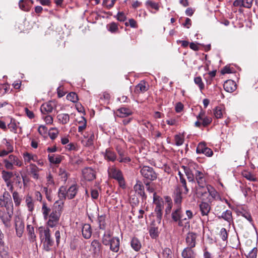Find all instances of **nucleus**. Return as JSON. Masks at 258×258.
Listing matches in <instances>:
<instances>
[{"label":"nucleus","mask_w":258,"mask_h":258,"mask_svg":"<svg viewBox=\"0 0 258 258\" xmlns=\"http://www.w3.org/2000/svg\"><path fill=\"white\" fill-rule=\"evenodd\" d=\"M62 209V203L56 201L53 206L52 212L48 215L47 225L53 228L58 225Z\"/></svg>","instance_id":"obj_1"},{"label":"nucleus","mask_w":258,"mask_h":258,"mask_svg":"<svg viewBox=\"0 0 258 258\" xmlns=\"http://www.w3.org/2000/svg\"><path fill=\"white\" fill-rule=\"evenodd\" d=\"M140 172L144 179L152 181L157 178V174L151 167L144 166L141 168Z\"/></svg>","instance_id":"obj_2"},{"label":"nucleus","mask_w":258,"mask_h":258,"mask_svg":"<svg viewBox=\"0 0 258 258\" xmlns=\"http://www.w3.org/2000/svg\"><path fill=\"white\" fill-rule=\"evenodd\" d=\"M184 173L189 182L194 181L195 180V170H197L198 165L195 163H189L187 166H182Z\"/></svg>","instance_id":"obj_3"},{"label":"nucleus","mask_w":258,"mask_h":258,"mask_svg":"<svg viewBox=\"0 0 258 258\" xmlns=\"http://www.w3.org/2000/svg\"><path fill=\"white\" fill-rule=\"evenodd\" d=\"M43 248L46 251L50 250L51 247L53 244V241L51 238L50 231L49 228L44 230V237L42 239Z\"/></svg>","instance_id":"obj_4"},{"label":"nucleus","mask_w":258,"mask_h":258,"mask_svg":"<svg viewBox=\"0 0 258 258\" xmlns=\"http://www.w3.org/2000/svg\"><path fill=\"white\" fill-rule=\"evenodd\" d=\"M0 207H5L6 209H9V210L14 209L11 196L8 191H5L3 198L0 197Z\"/></svg>","instance_id":"obj_5"},{"label":"nucleus","mask_w":258,"mask_h":258,"mask_svg":"<svg viewBox=\"0 0 258 258\" xmlns=\"http://www.w3.org/2000/svg\"><path fill=\"white\" fill-rule=\"evenodd\" d=\"M108 172L109 176L117 180L120 185L124 184L123 176L120 170L115 167H112L108 169Z\"/></svg>","instance_id":"obj_6"},{"label":"nucleus","mask_w":258,"mask_h":258,"mask_svg":"<svg viewBox=\"0 0 258 258\" xmlns=\"http://www.w3.org/2000/svg\"><path fill=\"white\" fill-rule=\"evenodd\" d=\"M6 210V211L4 207L0 209V218L6 226H8L13 214L14 209H12L11 210H9V209Z\"/></svg>","instance_id":"obj_7"},{"label":"nucleus","mask_w":258,"mask_h":258,"mask_svg":"<svg viewBox=\"0 0 258 258\" xmlns=\"http://www.w3.org/2000/svg\"><path fill=\"white\" fill-rule=\"evenodd\" d=\"M182 211L181 206L178 205L176 206V209L173 210L171 214L172 220L174 222H178V225L181 226L182 225V221L186 220V218H182Z\"/></svg>","instance_id":"obj_8"},{"label":"nucleus","mask_w":258,"mask_h":258,"mask_svg":"<svg viewBox=\"0 0 258 258\" xmlns=\"http://www.w3.org/2000/svg\"><path fill=\"white\" fill-rule=\"evenodd\" d=\"M134 189L136 193L140 196L143 201L147 199V196L145 192L144 186L140 180H137L136 184L134 186Z\"/></svg>","instance_id":"obj_9"},{"label":"nucleus","mask_w":258,"mask_h":258,"mask_svg":"<svg viewBox=\"0 0 258 258\" xmlns=\"http://www.w3.org/2000/svg\"><path fill=\"white\" fill-rule=\"evenodd\" d=\"M84 178L87 181H92L96 178V172L91 167H86L82 170Z\"/></svg>","instance_id":"obj_10"},{"label":"nucleus","mask_w":258,"mask_h":258,"mask_svg":"<svg viewBox=\"0 0 258 258\" xmlns=\"http://www.w3.org/2000/svg\"><path fill=\"white\" fill-rule=\"evenodd\" d=\"M15 228L17 235L20 237L22 236L24 229V223L23 220L19 216H16L15 219Z\"/></svg>","instance_id":"obj_11"},{"label":"nucleus","mask_w":258,"mask_h":258,"mask_svg":"<svg viewBox=\"0 0 258 258\" xmlns=\"http://www.w3.org/2000/svg\"><path fill=\"white\" fill-rule=\"evenodd\" d=\"M194 175L195 179H196L199 186L201 187H204L205 185V178L204 173L197 169V170H195Z\"/></svg>","instance_id":"obj_12"},{"label":"nucleus","mask_w":258,"mask_h":258,"mask_svg":"<svg viewBox=\"0 0 258 258\" xmlns=\"http://www.w3.org/2000/svg\"><path fill=\"white\" fill-rule=\"evenodd\" d=\"M55 106L54 102L49 101L43 104L41 106L40 110L43 114H47L51 112Z\"/></svg>","instance_id":"obj_13"},{"label":"nucleus","mask_w":258,"mask_h":258,"mask_svg":"<svg viewBox=\"0 0 258 258\" xmlns=\"http://www.w3.org/2000/svg\"><path fill=\"white\" fill-rule=\"evenodd\" d=\"M182 192L183 193L182 188L179 186H176L174 192V201L177 205H180L182 199Z\"/></svg>","instance_id":"obj_14"},{"label":"nucleus","mask_w":258,"mask_h":258,"mask_svg":"<svg viewBox=\"0 0 258 258\" xmlns=\"http://www.w3.org/2000/svg\"><path fill=\"white\" fill-rule=\"evenodd\" d=\"M223 87L226 92L231 93L236 90V84L233 80H228L224 82Z\"/></svg>","instance_id":"obj_15"},{"label":"nucleus","mask_w":258,"mask_h":258,"mask_svg":"<svg viewBox=\"0 0 258 258\" xmlns=\"http://www.w3.org/2000/svg\"><path fill=\"white\" fill-rule=\"evenodd\" d=\"M28 174L32 176L34 179H37L39 178V172L40 169L34 164L31 163L29 166Z\"/></svg>","instance_id":"obj_16"},{"label":"nucleus","mask_w":258,"mask_h":258,"mask_svg":"<svg viewBox=\"0 0 258 258\" xmlns=\"http://www.w3.org/2000/svg\"><path fill=\"white\" fill-rule=\"evenodd\" d=\"M196 238V235L192 232L187 234L185 239L187 247L193 248L195 246Z\"/></svg>","instance_id":"obj_17"},{"label":"nucleus","mask_w":258,"mask_h":258,"mask_svg":"<svg viewBox=\"0 0 258 258\" xmlns=\"http://www.w3.org/2000/svg\"><path fill=\"white\" fill-rule=\"evenodd\" d=\"M67 190V198L69 200L74 199L76 196L78 191V186L74 184L71 185Z\"/></svg>","instance_id":"obj_18"},{"label":"nucleus","mask_w":258,"mask_h":258,"mask_svg":"<svg viewBox=\"0 0 258 258\" xmlns=\"http://www.w3.org/2000/svg\"><path fill=\"white\" fill-rule=\"evenodd\" d=\"M149 86L145 81H141L135 87L134 92L136 94L144 93L148 90Z\"/></svg>","instance_id":"obj_19"},{"label":"nucleus","mask_w":258,"mask_h":258,"mask_svg":"<svg viewBox=\"0 0 258 258\" xmlns=\"http://www.w3.org/2000/svg\"><path fill=\"white\" fill-rule=\"evenodd\" d=\"M82 235L85 239H89L92 235L91 226L89 224H85L82 229Z\"/></svg>","instance_id":"obj_20"},{"label":"nucleus","mask_w":258,"mask_h":258,"mask_svg":"<svg viewBox=\"0 0 258 258\" xmlns=\"http://www.w3.org/2000/svg\"><path fill=\"white\" fill-rule=\"evenodd\" d=\"M119 239L117 237H113L111 239L110 242V249L115 252H117L119 250Z\"/></svg>","instance_id":"obj_21"},{"label":"nucleus","mask_w":258,"mask_h":258,"mask_svg":"<svg viewBox=\"0 0 258 258\" xmlns=\"http://www.w3.org/2000/svg\"><path fill=\"white\" fill-rule=\"evenodd\" d=\"M183 258H195L196 253L190 247L185 248L182 252Z\"/></svg>","instance_id":"obj_22"},{"label":"nucleus","mask_w":258,"mask_h":258,"mask_svg":"<svg viewBox=\"0 0 258 258\" xmlns=\"http://www.w3.org/2000/svg\"><path fill=\"white\" fill-rule=\"evenodd\" d=\"M200 211L203 216H208L211 210V207L206 202H202L200 205Z\"/></svg>","instance_id":"obj_23"},{"label":"nucleus","mask_w":258,"mask_h":258,"mask_svg":"<svg viewBox=\"0 0 258 258\" xmlns=\"http://www.w3.org/2000/svg\"><path fill=\"white\" fill-rule=\"evenodd\" d=\"M218 214L219 213H217V217L219 219L222 218L225 220L227 221L229 223H230L233 221L232 212L230 210H226V211L223 212L221 215H218Z\"/></svg>","instance_id":"obj_24"},{"label":"nucleus","mask_w":258,"mask_h":258,"mask_svg":"<svg viewBox=\"0 0 258 258\" xmlns=\"http://www.w3.org/2000/svg\"><path fill=\"white\" fill-rule=\"evenodd\" d=\"M67 190L66 188L63 186H60L58 190V195L59 198V200H58L57 201H58L60 203H62V205L63 204V201L67 198Z\"/></svg>","instance_id":"obj_25"},{"label":"nucleus","mask_w":258,"mask_h":258,"mask_svg":"<svg viewBox=\"0 0 258 258\" xmlns=\"http://www.w3.org/2000/svg\"><path fill=\"white\" fill-rule=\"evenodd\" d=\"M91 247L95 254L98 255L101 251V244L97 240H94L91 242Z\"/></svg>","instance_id":"obj_26"},{"label":"nucleus","mask_w":258,"mask_h":258,"mask_svg":"<svg viewBox=\"0 0 258 258\" xmlns=\"http://www.w3.org/2000/svg\"><path fill=\"white\" fill-rule=\"evenodd\" d=\"M117 116L120 117H125L132 114V112L127 108L121 107L117 111Z\"/></svg>","instance_id":"obj_27"},{"label":"nucleus","mask_w":258,"mask_h":258,"mask_svg":"<svg viewBox=\"0 0 258 258\" xmlns=\"http://www.w3.org/2000/svg\"><path fill=\"white\" fill-rule=\"evenodd\" d=\"M156 208L155 209V212L157 214V217L158 219H161L162 215V209L163 207V202H155Z\"/></svg>","instance_id":"obj_28"},{"label":"nucleus","mask_w":258,"mask_h":258,"mask_svg":"<svg viewBox=\"0 0 258 258\" xmlns=\"http://www.w3.org/2000/svg\"><path fill=\"white\" fill-rule=\"evenodd\" d=\"M104 158L109 161H114L116 159V156L113 151L110 149H107L106 150Z\"/></svg>","instance_id":"obj_29"},{"label":"nucleus","mask_w":258,"mask_h":258,"mask_svg":"<svg viewBox=\"0 0 258 258\" xmlns=\"http://www.w3.org/2000/svg\"><path fill=\"white\" fill-rule=\"evenodd\" d=\"M207 189L208 192L211 197L214 200H218L220 199V196L218 192L215 189V188L210 185H207Z\"/></svg>","instance_id":"obj_30"},{"label":"nucleus","mask_w":258,"mask_h":258,"mask_svg":"<svg viewBox=\"0 0 258 258\" xmlns=\"http://www.w3.org/2000/svg\"><path fill=\"white\" fill-rule=\"evenodd\" d=\"M132 247L136 251H138L141 248V243L140 240L136 237L132 238L131 241Z\"/></svg>","instance_id":"obj_31"},{"label":"nucleus","mask_w":258,"mask_h":258,"mask_svg":"<svg viewBox=\"0 0 258 258\" xmlns=\"http://www.w3.org/2000/svg\"><path fill=\"white\" fill-rule=\"evenodd\" d=\"M8 248L5 246L4 242L0 241V255L2 258H9Z\"/></svg>","instance_id":"obj_32"},{"label":"nucleus","mask_w":258,"mask_h":258,"mask_svg":"<svg viewBox=\"0 0 258 258\" xmlns=\"http://www.w3.org/2000/svg\"><path fill=\"white\" fill-rule=\"evenodd\" d=\"M57 118L62 124H67L70 120V116L67 113L59 114L57 116Z\"/></svg>","instance_id":"obj_33"},{"label":"nucleus","mask_w":258,"mask_h":258,"mask_svg":"<svg viewBox=\"0 0 258 258\" xmlns=\"http://www.w3.org/2000/svg\"><path fill=\"white\" fill-rule=\"evenodd\" d=\"M23 157L25 163H30L31 160L34 162L37 161V156L28 152L23 154Z\"/></svg>","instance_id":"obj_34"},{"label":"nucleus","mask_w":258,"mask_h":258,"mask_svg":"<svg viewBox=\"0 0 258 258\" xmlns=\"http://www.w3.org/2000/svg\"><path fill=\"white\" fill-rule=\"evenodd\" d=\"M8 159L9 162L13 163L17 166L20 167L22 165V162L19 159L18 157L14 155H10Z\"/></svg>","instance_id":"obj_35"},{"label":"nucleus","mask_w":258,"mask_h":258,"mask_svg":"<svg viewBox=\"0 0 258 258\" xmlns=\"http://www.w3.org/2000/svg\"><path fill=\"white\" fill-rule=\"evenodd\" d=\"M84 137L87 140L85 144L86 146H89L93 144V140L94 139V135L92 132L88 133L87 135H85Z\"/></svg>","instance_id":"obj_36"},{"label":"nucleus","mask_w":258,"mask_h":258,"mask_svg":"<svg viewBox=\"0 0 258 258\" xmlns=\"http://www.w3.org/2000/svg\"><path fill=\"white\" fill-rule=\"evenodd\" d=\"M25 202L28 210L30 212H32L34 210V206L32 197L27 195L26 197Z\"/></svg>","instance_id":"obj_37"},{"label":"nucleus","mask_w":258,"mask_h":258,"mask_svg":"<svg viewBox=\"0 0 258 258\" xmlns=\"http://www.w3.org/2000/svg\"><path fill=\"white\" fill-rule=\"evenodd\" d=\"M111 234L110 231H108L106 232H105L102 238V243L103 244L105 245H109L110 242L111 240Z\"/></svg>","instance_id":"obj_38"},{"label":"nucleus","mask_w":258,"mask_h":258,"mask_svg":"<svg viewBox=\"0 0 258 258\" xmlns=\"http://www.w3.org/2000/svg\"><path fill=\"white\" fill-rule=\"evenodd\" d=\"M105 218L106 216L105 215H99L98 217V222L100 229L104 230L106 227Z\"/></svg>","instance_id":"obj_39"},{"label":"nucleus","mask_w":258,"mask_h":258,"mask_svg":"<svg viewBox=\"0 0 258 258\" xmlns=\"http://www.w3.org/2000/svg\"><path fill=\"white\" fill-rule=\"evenodd\" d=\"M50 209L47 206L46 203H43L42 207V212L45 220L48 219V215L50 214Z\"/></svg>","instance_id":"obj_40"},{"label":"nucleus","mask_w":258,"mask_h":258,"mask_svg":"<svg viewBox=\"0 0 258 258\" xmlns=\"http://www.w3.org/2000/svg\"><path fill=\"white\" fill-rule=\"evenodd\" d=\"M48 159L50 163L53 164H59L61 161V157L60 155L54 156L52 155H48Z\"/></svg>","instance_id":"obj_41"},{"label":"nucleus","mask_w":258,"mask_h":258,"mask_svg":"<svg viewBox=\"0 0 258 258\" xmlns=\"http://www.w3.org/2000/svg\"><path fill=\"white\" fill-rule=\"evenodd\" d=\"M27 230L28 232L29 238L31 240L34 241L36 238V236L34 233V227L31 225H27Z\"/></svg>","instance_id":"obj_42"},{"label":"nucleus","mask_w":258,"mask_h":258,"mask_svg":"<svg viewBox=\"0 0 258 258\" xmlns=\"http://www.w3.org/2000/svg\"><path fill=\"white\" fill-rule=\"evenodd\" d=\"M2 178L5 181L11 180V178L13 176V173L12 172L3 170L2 172Z\"/></svg>","instance_id":"obj_43"},{"label":"nucleus","mask_w":258,"mask_h":258,"mask_svg":"<svg viewBox=\"0 0 258 258\" xmlns=\"http://www.w3.org/2000/svg\"><path fill=\"white\" fill-rule=\"evenodd\" d=\"M242 174L244 177L246 178L247 179L249 180L253 181H255L256 180V178L249 172H248L247 171H244L242 173Z\"/></svg>","instance_id":"obj_44"},{"label":"nucleus","mask_w":258,"mask_h":258,"mask_svg":"<svg viewBox=\"0 0 258 258\" xmlns=\"http://www.w3.org/2000/svg\"><path fill=\"white\" fill-rule=\"evenodd\" d=\"M107 29L111 33H115L118 30L117 24L114 22H112L107 25Z\"/></svg>","instance_id":"obj_45"},{"label":"nucleus","mask_w":258,"mask_h":258,"mask_svg":"<svg viewBox=\"0 0 258 258\" xmlns=\"http://www.w3.org/2000/svg\"><path fill=\"white\" fill-rule=\"evenodd\" d=\"M194 82L196 84L198 85L201 91H202L204 88L205 85L202 81V78L201 77H197L195 78Z\"/></svg>","instance_id":"obj_46"},{"label":"nucleus","mask_w":258,"mask_h":258,"mask_svg":"<svg viewBox=\"0 0 258 258\" xmlns=\"http://www.w3.org/2000/svg\"><path fill=\"white\" fill-rule=\"evenodd\" d=\"M67 99L73 102H76L78 100V96L75 92H71L68 94Z\"/></svg>","instance_id":"obj_47"},{"label":"nucleus","mask_w":258,"mask_h":258,"mask_svg":"<svg viewBox=\"0 0 258 258\" xmlns=\"http://www.w3.org/2000/svg\"><path fill=\"white\" fill-rule=\"evenodd\" d=\"M150 235L152 238H156L158 236V230L157 227H152L149 230Z\"/></svg>","instance_id":"obj_48"},{"label":"nucleus","mask_w":258,"mask_h":258,"mask_svg":"<svg viewBox=\"0 0 258 258\" xmlns=\"http://www.w3.org/2000/svg\"><path fill=\"white\" fill-rule=\"evenodd\" d=\"M214 115L217 118H221L223 116V111L221 107L217 106L214 110Z\"/></svg>","instance_id":"obj_49"},{"label":"nucleus","mask_w":258,"mask_h":258,"mask_svg":"<svg viewBox=\"0 0 258 258\" xmlns=\"http://www.w3.org/2000/svg\"><path fill=\"white\" fill-rule=\"evenodd\" d=\"M13 198L15 205L16 206H19L21 202V199L20 198L18 192L14 191L13 193Z\"/></svg>","instance_id":"obj_50"},{"label":"nucleus","mask_w":258,"mask_h":258,"mask_svg":"<svg viewBox=\"0 0 258 258\" xmlns=\"http://www.w3.org/2000/svg\"><path fill=\"white\" fill-rule=\"evenodd\" d=\"M58 134L57 130L54 128H52L49 132V136L52 140L55 139Z\"/></svg>","instance_id":"obj_51"},{"label":"nucleus","mask_w":258,"mask_h":258,"mask_svg":"<svg viewBox=\"0 0 258 258\" xmlns=\"http://www.w3.org/2000/svg\"><path fill=\"white\" fill-rule=\"evenodd\" d=\"M115 0H103V5L106 6L108 9L113 7Z\"/></svg>","instance_id":"obj_52"},{"label":"nucleus","mask_w":258,"mask_h":258,"mask_svg":"<svg viewBox=\"0 0 258 258\" xmlns=\"http://www.w3.org/2000/svg\"><path fill=\"white\" fill-rule=\"evenodd\" d=\"M4 162L5 163V166L7 169L13 170L14 164L13 163L9 162L8 159H4Z\"/></svg>","instance_id":"obj_53"},{"label":"nucleus","mask_w":258,"mask_h":258,"mask_svg":"<svg viewBox=\"0 0 258 258\" xmlns=\"http://www.w3.org/2000/svg\"><path fill=\"white\" fill-rule=\"evenodd\" d=\"M207 147L204 143H200L198 145L197 148V153H203L204 152L205 149H206Z\"/></svg>","instance_id":"obj_54"},{"label":"nucleus","mask_w":258,"mask_h":258,"mask_svg":"<svg viewBox=\"0 0 258 258\" xmlns=\"http://www.w3.org/2000/svg\"><path fill=\"white\" fill-rule=\"evenodd\" d=\"M163 256L166 258H171L172 252L170 248H165L162 251Z\"/></svg>","instance_id":"obj_55"},{"label":"nucleus","mask_w":258,"mask_h":258,"mask_svg":"<svg viewBox=\"0 0 258 258\" xmlns=\"http://www.w3.org/2000/svg\"><path fill=\"white\" fill-rule=\"evenodd\" d=\"M179 180L180 183L182 184V186L184 188V191H183V194L186 195L188 192V189L186 186V180L183 177H180Z\"/></svg>","instance_id":"obj_56"},{"label":"nucleus","mask_w":258,"mask_h":258,"mask_svg":"<svg viewBox=\"0 0 258 258\" xmlns=\"http://www.w3.org/2000/svg\"><path fill=\"white\" fill-rule=\"evenodd\" d=\"M220 235L223 240L226 241L227 239L228 233L225 228H222L221 229Z\"/></svg>","instance_id":"obj_57"},{"label":"nucleus","mask_w":258,"mask_h":258,"mask_svg":"<svg viewBox=\"0 0 258 258\" xmlns=\"http://www.w3.org/2000/svg\"><path fill=\"white\" fill-rule=\"evenodd\" d=\"M247 258H256L257 257V248L254 247L248 253L247 256Z\"/></svg>","instance_id":"obj_58"},{"label":"nucleus","mask_w":258,"mask_h":258,"mask_svg":"<svg viewBox=\"0 0 258 258\" xmlns=\"http://www.w3.org/2000/svg\"><path fill=\"white\" fill-rule=\"evenodd\" d=\"M212 120V119L211 117L208 116H205L202 122V125L204 126H206L211 123Z\"/></svg>","instance_id":"obj_59"},{"label":"nucleus","mask_w":258,"mask_h":258,"mask_svg":"<svg viewBox=\"0 0 258 258\" xmlns=\"http://www.w3.org/2000/svg\"><path fill=\"white\" fill-rule=\"evenodd\" d=\"M253 0H242V7L250 8L252 4Z\"/></svg>","instance_id":"obj_60"},{"label":"nucleus","mask_w":258,"mask_h":258,"mask_svg":"<svg viewBox=\"0 0 258 258\" xmlns=\"http://www.w3.org/2000/svg\"><path fill=\"white\" fill-rule=\"evenodd\" d=\"M146 4L147 6L150 7L152 9H154L156 10H158V5L157 3L155 2L150 1H148L146 2Z\"/></svg>","instance_id":"obj_61"},{"label":"nucleus","mask_w":258,"mask_h":258,"mask_svg":"<svg viewBox=\"0 0 258 258\" xmlns=\"http://www.w3.org/2000/svg\"><path fill=\"white\" fill-rule=\"evenodd\" d=\"M175 145L180 146L183 143V139L179 135L175 136Z\"/></svg>","instance_id":"obj_62"},{"label":"nucleus","mask_w":258,"mask_h":258,"mask_svg":"<svg viewBox=\"0 0 258 258\" xmlns=\"http://www.w3.org/2000/svg\"><path fill=\"white\" fill-rule=\"evenodd\" d=\"M4 141H6V146L7 147V150L9 153L12 152L13 151V146H12V145L6 139H4Z\"/></svg>","instance_id":"obj_63"},{"label":"nucleus","mask_w":258,"mask_h":258,"mask_svg":"<svg viewBox=\"0 0 258 258\" xmlns=\"http://www.w3.org/2000/svg\"><path fill=\"white\" fill-rule=\"evenodd\" d=\"M117 19L119 21H124L126 18L124 13L119 12L117 15Z\"/></svg>","instance_id":"obj_64"}]
</instances>
